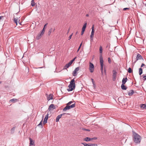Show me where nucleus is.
Instances as JSON below:
<instances>
[{"label": "nucleus", "mask_w": 146, "mask_h": 146, "mask_svg": "<svg viewBox=\"0 0 146 146\" xmlns=\"http://www.w3.org/2000/svg\"><path fill=\"white\" fill-rule=\"evenodd\" d=\"M133 140L135 143H140L141 140V137L134 131H132Z\"/></svg>", "instance_id": "obj_1"}, {"label": "nucleus", "mask_w": 146, "mask_h": 146, "mask_svg": "<svg viewBox=\"0 0 146 146\" xmlns=\"http://www.w3.org/2000/svg\"><path fill=\"white\" fill-rule=\"evenodd\" d=\"M74 79H72L70 82V83L68 86V88L67 89L68 91H71L74 90L75 88Z\"/></svg>", "instance_id": "obj_2"}, {"label": "nucleus", "mask_w": 146, "mask_h": 146, "mask_svg": "<svg viewBox=\"0 0 146 146\" xmlns=\"http://www.w3.org/2000/svg\"><path fill=\"white\" fill-rule=\"evenodd\" d=\"M75 107V102L71 105H66V106L63 109V111H66L67 110H69L71 108H74Z\"/></svg>", "instance_id": "obj_3"}, {"label": "nucleus", "mask_w": 146, "mask_h": 146, "mask_svg": "<svg viewBox=\"0 0 146 146\" xmlns=\"http://www.w3.org/2000/svg\"><path fill=\"white\" fill-rule=\"evenodd\" d=\"M100 70L102 73L103 72V58L102 54H100Z\"/></svg>", "instance_id": "obj_4"}, {"label": "nucleus", "mask_w": 146, "mask_h": 146, "mask_svg": "<svg viewBox=\"0 0 146 146\" xmlns=\"http://www.w3.org/2000/svg\"><path fill=\"white\" fill-rule=\"evenodd\" d=\"M94 64L91 62H90L89 66V69L90 72H93L94 70Z\"/></svg>", "instance_id": "obj_5"}, {"label": "nucleus", "mask_w": 146, "mask_h": 146, "mask_svg": "<svg viewBox=\"0 0 146 146\" xmlns=\"http://www.w3.org/2000/svg\"><path fill=\"white\" fill-rule=\"evenodd\" d=\"M136 60L134 62V63H135L136 61L139 60L143 59L142 56L139 54L138 53L136 57Z\"/></svg>", "instance_id": "obj_6"}, {"label": "nucleus", "mask_w": 146, "mask_h": 146, "mask_svg": "<svg viewBox=\"0 0 146 146\" xmlns=\"http://www.w3.org/2000/svg\"><path fill=\"white\" fill-rule=\"evenodd\" d=\"M113 81H115L116 79V77L117 76V72L115 70H113Z\"/></svg>", "instance_id": "obj_7"}, {"label": "nucleus", "mask_w": 146, "mask_h": 146, "mask_svg": "<svg viewBox=\"0 0 146 146\" xmlns=\"http://www.w3.org/2000/svg\"><path fill=\"white\" fill-rule=\"evenodd\" d=\"M79 67H77L75 69L72 73V75L74 76H76L77 75V72L79 70Z\"/></svg>", "instance_id": "obj_8"}, {"label": "nucleus", "mask_w": 146, "mask_h": 146, "mask_svg": "<svg viewBox=\"0 0 146 146\" xmlns=\"http://www.w3.org/2000/svg\"><path fill=\"white\" fill-rule=\"evenodd\" d=\"M55 108V107L54 106V105L52 104H51L49 106L48 110L50 111L51 110H52L53 109Z\"/></svg>", "instance_id": "obj_9"}, {"label": "nucleus", "mask_w": 146, "mask_h": 146, "mask_svg": "<svg viewBox=\"0 0 146 146\" xmlns=\"http://www.w3.org/2000/svg\"><path fill=\"white\" fill-rule=\"evenodd\" d=\"M86 25H87V24L86 23L85 24H84L83 26V27L82 28V31L81 32V35H83L84 33V32L85 31L86 28Z\"/></svg>", "instance_id": "obj_10"}, {"label": "nucleus", "mask_w": 146, "mask_h": 146, "mask_svg": "<svg viewBox=\"0 0 146 146\" xmlns=\"http://www.w3.org/2000/svg\"><path fill=\"white\" fill-rule=\"evenodd\" d=\"M48 113L45 117L44 121L43 122V123L44 124H45L47 122V119L48 118Z\"/></svg>", "instance_id": "obj_11"}, {"label": "nucleus", "mask_w": 146, "mask_h": 146, "mask_svg": "<svg viewBox=\"0 0 146 146\" xmlns=\"http://www.w3.org/2000/svg\"><path fill=\"white\" fill-rule=\"evenodd\" d=\"M72 63L70 61L68 63L66 64L64 68V69H66L67 68H68L72 64Z\"/></svg>", "instance_id": "obj_12"}, {"label": "nucleus", "mask_w": 146, "mask_h": 146, "mask_svg": "<svg viewBox=\"0 0 146 146\" xmlns=\"http://www.w3.org/2000/svg\"><path fill=\"white\" fill-rule=\"evenodd\" d=\"M53 99V95L52 94H50L48 96H47V100L48 101Z\"/></svg>", "instance_id": "obj_13"}, {"label": "nucleus", "mask_w": 146, "mask_h": 146, "mask_svg": "<svg viewBox=\"0 0 146 146\" xmlns=\"http://www.w3.org/2000/svg\"><path fill=\"white\" fill-rule=\"evenodd\" d=\"M64 114V113L63 114H60V115H58L57 117L56 118V121L57 122L58 121H59V119L61 118L62 115Z\"/></svg>", "instance_id": "obj_14"}, {"label": "nucleus", "mask_w": 146, "mask_h": 146, "mask_svg": "<svg viewBox=\"0 0 146 146\" xmlns=\"http://www.w3.org/2000/svg\"><path fill=\"white\" fill-rule=\"evenodd\" d=\"M29 140L30 141V146H32V145H34V141L31 138H29Z\"/></svg>", "instance_id": "obj_15"}, {"label": "nucleus", "mask_w": 146, "mask_h": 146, "mask_svg": "<svg viewBox=\"0 0 146 146\" xmlns=\"http://www.w3.org/2000/svg\"><path fill=\"white\" fill-rule=\"evenodd\" d=\"M44 34L43 33L41 34V33H40L36 37V39L38 40L40 38L41 36Z\"/></svg>", "instance_id": "obj_16"}, {"label": "nucleus", "mask_w": 146, "mask_h": 146, "mask_svg": "<svg viewBox=\"0 0 146 146\" xmlns=\"http://www.w3.org/2000/svg\"><path fill=\"white\" fill-rule=\"evenodd\" d=\"M55 30V28H51L50 29V30L48 32V35H50L51 32L52 31L54 32Z\"/></svg>", "instance_id": "obj_17"}, {"label": "nucleus", "mask_w": 146, "mask_h": 146, "mask_svg": "<svg viewBox=\"0 0 146 146\" xmlns=\"http://www.w3.org/2000/svg\"><path fill=\"white\" fill-rule=\"evenodd\" d=\"M18 101V100L17 99L13 98L10 100L9 101V102L15 103Z\"/></svg>", "instance_id": "obj_18"}, {"label": "nucleus", "mask_w": 146, "mask_h": 146, "mask_svg": "<svg viewBox=\"0 0 146 146\" xmlns=\"http://www.w3.org/2000/svg\"><path fill=\"white\" fill-rule=\"evenodd\" d=\"M127 78L126 77L125 78H123L122 80V84H125L127 81Z\"/></svg>", "instance_id": "obj_19"}, {"label": "nucleus", "mask_w": 146, "mask_h": 146, "mask_svg": "<svg viewBox=\"0 0 146 146\" xmlns=\"http://www.w3.org/2000/svg\"><path fill=\"white\" fill-rule=\"evenodd\" d=\"M124 84H122L121 86V88L122 90H126L127 88V87L125 86Z\"/></svg>", "instance_id": "obj_20"}, {"label": "nucleus", "mask_w": 146, "mask_h": 146, "mask_svg": "<svg viewBox=\"0 0 146 146\" xmlns=\"http://www.w3.org/2000/svg\"><path fill=\"white\" fill-rule=\"evenodd\" d=\"M84 140L86 141H89L92 140V139L91 138H90V137H86L84 139Z\"/></svg>", "instance_id": "obj_21"}, {"label": "nucleus", "mask_w": 146, "mask_h": 146, "mask_svg": "<svg viewBox=\"0 0 146 146\" xmlns=\"http://www.w3.org/2000/svg\"><path fill=\"white\" fill-rule=\"evenodd\" d=\"M134 93L133 90H131L130 92H129L128 95L129 96H132Z\"/></svg>", "instance_id": "obj_22"}, {"label": "nucleus", "mask_w": 146, "mask_h": 146, "mask_svg": "<svg viewBox=\"0 0 146 146\" xmlns=\"http://www.w3.org/2000/svg\"><path fill=\"white\" fill-rule=\"evenodd\" d=\"M140 107L143 108L144 109H146V105H145V104H141L140 105Z\"/></svg>", "instance_id": "obj_23"}, {"label": "nucleus", "mask_w": 146, "mask_h": 146, "mask_svg": "<svg viewBox=\"0 0 146 146\" xmlns=\"http://www.w3.org/2000/svg\"><path fill=\"white\" fill-rule=\"evenodd\" d=\"M143 73V70L141 68H139V74L141 75Z\"/></svg>", "instance_id": "obj_24"}, {"label": "nucleus", "mask_w": 146, "mask_h": 146, "mask_svg": "<svg viewBox=\"0 0 146 146\" xmlns=\"http://www.w3.org/2000/svg\"><path fill=\"white\" fill-rule=\"evenodd\" d=\"M35 5V3L34 0H32L31 1V5L32 6H34Z\"/></svg>", "instance_id": "obj_25"}, {"label": "nucleus", "mask_w": 146, "mask_h": 146, "mask_svg": "<svg viewBox=\"0 0 146 146\" xmlns=\"http://www.w3.org/2000/svg\"><path fill=\"white\" fill-rule=\"evenodd\" d=\"M15 127H13L11 129V132L12 133H14L15 130Z\"/></svg>", "instance_id": "obj_26"}, {"label": "nucleus", "mask_w": 146, "mask_h": 146, "mask_svg": "<svg viewBox=\"0 0 146 146\" xmlns=\"http://www.w3.org/2000/svg\"><path fill=\"white\" fill-rule=\"evenodd\" d=\"M14 22L16 24V25H17V21H18V19L14 18Z\"/></svg>", "instance_id": "obj_27"}, {"label": "nucleus", "mask_w": 146, "mask_h": 146, "mask_svg": "<svg viewBox=\"0 0 146 146\" xmlns=\"http://www.w3.org/2000/svg\"><path fill=\"white\" fill-rule=\"evenodd\" d=\"M102 50H103V49H102V47L101 46H100L99 50H100V53H102Z\"/></svg>", "instance_id": "obj_28"}, {"label": "nucleus", "mask_w": 146, "mask_h": 146, "mask_svg": "<svg viewBox=\"0 0 146 146\" xmlns=\"http://www.w3.org/2000/svg\"><path fill=\"white\" fill-rule=\"evenodd\" d=\"M75 102L74 101H71L68 102V103L66 104V105H71V104H72L73 103H74Z\"/></svg>", "instance_id": "obj_29"}, {"label": "nucleus", "mask_w": 146, "mask_h": 146, "mask_svg": "<svg viewBox=\"0 0 146 146\" xmlns=\"http://www.w3.org/2000/svg\"><path fill=\"white\" fill-rule=\"evenodd\" d=\"M128 72L129 73H131L132 72V70L130 68H129L128 70Z\"/></svg>", "instance_id": "obj_30"}, {"label": "nucleus", "mask_w": 146, "mask_h": 146, "mask_svg": "<svg viewBox=\"0 0 146 146\" xmlns=\"http://www.w3.org/2000/svg\"><path fill=\"white\" fill-rule=\"evenodd\" d=\"M98 145L97 144H89V146H97Z\"/></svg>", "instance_id": "obj_31"}, {"label": "nucleus", "mask_w": 146, "mask_h": 146, "mask_svg": "<svg viewBox=\"0 0 146 146\" xmlns=\"http://www.w3.org/2000/svg\"><path fill=\"white\" fill-rule=\"evenodd\" d=\"M94 31H92L91 33L90 36L91 37H94Z\"/></svg>", "instance_id": "obj_32"}, {"label": "nucleus", "mask_w": 146, "mask_h": 146, "mask_svg": "<svg viewBox=\"0 0 146 146\" xmlns=\"http://www.w3.org/2000/svg\"><path fill=\"white\" fill-rule=\"evenodd\" d=\"M82 144L84 145V146H89V144H88L86 143H82Z\"/></svg>", "instance_id": "obj_33"}, {"label": "nucleus", "mask_w": 146, "mask_h": 146, "mask_svg": "<svg viewBox=\"0 0 146 146\" xmlns=\"http://www.w3.org/2000/svg\"><path fill=\"white\" fill-rule=\"evenodd\" d=\"M42 120L39 123V124H38V126H40V127H42Z\"/></svg>", "instance_id": "obj_34"}, {"label": "nucleus", "mask_w": 146, "mask_h": 146, "mask_svg": "<svg viewBox=\"0 0 146 146\" xmlns=\"http://www.w3.org/2000/svg\"><path fill=\"white\" fill-rule=\"evenodd\" d=\"M44 29H45L44 28H43L42 30L41 31V34H42V33H43V34H44L45 31Z\"/></svg>", "instance_id": "obj_35"}, {"label": "nucleus", "mask_w": 146, "mask_h": 146, "mask_svg": "<svg viewBox=\"0 0 146 146\" xmlns=\"http://www.w3.org/2000/svg\"><path fill=\"white\" fill-rule=\"evenodd\" d=\"M82 129L83 130H84V131H90V130L89 129H86L84 128H82Z\"/></svg>", "instance_id": "obj_36"}, {"label": "nucleus", "mask_w": 146, "mask_h": 146, "mask_svg": "<svg viewBox=\"0 0 146 146\" xmlns=\"http://www.w3.org/2000/svg\"><path fill=\"white\" fill-rule=\"evenodd\" d=\"M94 25H92V31H94Z\"/></svg>", "instance_id": "obj_37"}, {"label": "nucleus", "mask_w": 146, "mask_h": 146, "mask_svg": "<svg viewBox=\"0 0 146 146\" xmlns=\"http://www.w3.org/2000/svg\"><path fill=\"white\" fill-rule=\"evenodd\" d=\"M108 62H109V63H111V60L110 58H108Z\"/></svg>", "instance_id": "obj_38"}, {"label": "nucleus", "mask_w": 146, "mask_h": 146, "mask_svg": "<svg viewBox=\"0 0 146 146\" xmlns=\"http://www.w3.org/2000/svg\"><path fill=\"white\" fill-rule=\"evenodd\" d=\"M90 38L91 42L93 40V37H91L90 36Z\"/></svg>", "instance_id": "obj_39"}, {"label": "nucleus", "mask_w": 146, "mask_h": 146, "mask_svg": "<svg viewBox=\"0 0 146 146\" xmlns=\"http://www.w3.org/2000/svg\"><path fill=\"white\" fill-rule=\"evenodd\" d=\"M76 57L74 59H73L72 60L70 61L72 63L75 60V59L76 58Z\"/></svg>", "instance_id": "obj_40"}, {"label": "nucleus", "mask_w": 146, "mask_h": 146, "mask_svg": "<svg viewBox=\"0 0 146 146\" xmlns=\"http://www.w3.org/2000/svg\"><path fill=\"white\" fill-rule=\"evenodd\" d=\"M143 78L144 79L143 80H146V76H143Z\"/></svg>", "instance_id": "obj_41"}, {"label": "nucleus", "mask_w": 146, "mask_h": 146, "mask_svg": "<svg viewBox=\"0 0 146 146\" xmlns=\"http://www.w3.org/2000/svg\"><path fill=\"white\" fill-rule=\"evenodd\" d=\"M72 34L71 35H70L69 36V37H68V40H70V39L71 38L72 36Z\"/></svg>", "instance_id": "obj_42"}, {"label": "nucleus", "mask_w": 146, "mask_h": 146, "mask_svg": "<svg viewBox=\"0 0 146 146\" xmlns=\"http://www.w3.org/2000/svg\"><path fill=\"white\" fill-rule=\"evenodd\" d=\"M91 80L92 81V83L94 85V79L93 78H91Z\"/></svg>", "instance_id": "obj_43"}, {"label": "nucleus", "mask_w": 146, "mask_h": 146, "mask_svg": "<svg viewBox=\"0 0 146 146\" xmlns=\"http://www.w3.org/2000/svg\"><path fill=\"white\" fill-rule=\"evenodd\" d=\"M129 9V8H123V10L124 11H125L127 9Z\"/></svg>", "instance_id": "obj_44"}, {"label": "nucleus", "mask_w": 146, "mask_h": 146, "mask_svg": "<svg viewBox=\"0 0 146 146\" xmlns=\"http://www.w3.org/2000/svg\"><path fill=\"white\" fill-rule=\"evenodd\" d=\"M91 139H92V140L93 139H94V140L96 139H97V137H94L93 138H91Z\"/></svg>", "instance_id": "obj_45"}, {"label": "nucleus", "mask_w": 146, "mask_h": 146, "mask_svg": "<svg viewBox=\"0 0 146 146\" xmlns=\"http://www.w3.org/2000/svg\"><path fill=\"white\" fill-rule=\"evenodd\" d=\"M144 66H145V64L143 63H142V64L141 65V68Z\"/></svg>", "instance_id": "obj_46"}, {"label": "nucleus", "mask_w": 146, "mask_h": 146, "mask_svg": "<svg viewBox=\"0 0 146 146\" xmlns=\"http://www.w3.org/2000/svg\"><path fill=\"white\" fill-rule=\"evenodd\" d=\"M48 23H47L46 24H45L44 26V28L45 29V27H46V26L47 25Z\"/></svg>", "instance_id": "obj_47"}, {"label": "nucleus", "mask_w": 146, "mask_h": 146, "mask_svg": "<svg viewBox=\"0 0 146 146\" xmlns=\"http://www.w3.org/2000/svg\"><path fill=\"white\" fill-rule=\"evenodd\" d=\"M82 42H81V43L80 44V46H79V47H80V48H81V47L82 45Z\"/></svg>", "instance_id": "obj_48"}, {"label": "nucleus", "mask_w": 146, "mask_h": 146, "mask_svg": "<svg viewBox=\"0 0 146 146\" xmlns=\"http://www.w3.org/2000/svg\"><path fill=\"white\" fill-rule=\"evenodd\" d=\"M82 42H81V43L80 44V46H79V47H80V48H81V47L82 45Z\"/></svg>", "instance_id": "obj_49"}, {"label": "nucleus", "mask_w": 146, "mask_h": 146, "mask_svg": "<svg viewBox=\"0 0 146 146\" xmlns=\"http://www.w3.org/2000/svg\"><path fill=\"white\" fill-rule=\"evenodd\" d=\"M3 16H0V20L2 18H3Z\"/></svg>", "instance_id": "obj_50"}, {"label": "nucleus", "mask_w": 146, "mask_h": 146, "mask_svg": "<svg viewBox=\"0 0 146 146\" xmlns=\"http://www.w3.org/2000/svg\"><path fill=\"white\" fill-rule=\"evenodd\" d=\"M80 47H79V48H78V50L77 51V52H78L79 51V50H80Z\"/></svg>", "instance_id": "obj_51"}, {"label": "nucleus", "mask_w": 146, "mask_h": 146, "mask_svg": "<svg viewBox=\"0 0 146 146\" xmlns=\"http://www.w3.org/2000/svg\"><path fill=\"white\" fill-rule=\"evenodd\" d=\"M86 17H88V16H89V15H88V14H86Z\"/></svg>", "instance_id": "obj_52"}, {"label": "nucleus", "mask_w": 146, "mask_h": 146, "mask_svg": "<svg viewBox=\"0 0 146 146\" xmlns=\"http://www.w3.org/2000/svg\"><path fill=\"white\" fill-rule=\"evenodd\" d=\"M78 33V32H76V34Z\"/></svg>", "instance_id": "obj_53"}, {"label": "nucleus", "mask_w": 146, "mask_h": 146, "mask_svg": "<svg viewBox=\"0 0 146 146\" xmlns=\"http://www.w3.org/2000/svg\"><path fill=\"white\" fill-rule=\"evenodd\" d=\"M1 83V82L0 81V84Z\"/></svg>", "instance_id": "obj_54"}, {"label": "nucleus", "mask_w": 146, "mask_h": 146, "mask_svg": "<svg viewBox=\"0 0 146 146\" xmlns=\"http://www.w3.org/2000/svg\"><path fill=\"white\" fill-rule=\"evenodd\" d=\"M104 71L106 72V70H104Z\"/></svg>", "instance_id": "obj_55"}, {"label": "nucleus", "mask_w": 146, "mask_h": 146, "mask_svg": "<svg viewBox=\"0 0 146 146\" xmlns=\"http://www.w3.org/2000/svg\"><path fill=\"white\" fill-rule=\"evenodd\" d=\"M145 5L146 6V4H145Z\"/></svg>", "instance_id": "obj_56"}]
</instances>
